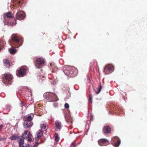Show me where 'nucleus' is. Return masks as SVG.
<instances>
[{
  "instance_id": "1",
  "label": "nucleus",
  "mask_w": 147,
  "mask_h": 147,
  "mask_svg": "<svg viewBox=\"0 0 147 147\" xmlns=\"http://www.w3.org/2000/svg\"><path fill=\"white\" fill-rule=\"evenodd\" d=\"M63 71L66 75L69 77L75 76L78 72V70L75 67L68 65L64 66Z\"/></svg>"
},
{
  "instance_id": "2",
  "label": "nucleus",
  "mask_w": 147,
  "mask_h": 147,
  "mask_svg": "<svg viewBox=\"0 0 147 147\" xmlns=\"http://www.w3.org/2000/svg\"><path fill=\"white\" fill-rule=\"evenodd\" d=\"M11 41L10 43L12 47H15L18 48L23 44V42H21L19 38L16 34H12L11 37Z\"/></svg>"
},
{
  "instance_id": "3",
  "label": "nucleus",
  "mask_w": 147,
  "mask_h": 147,
  "mask_svg": "<svg viewBox=\"0 0 147 147\" xmlns=\"http://www.w3.org/2000/svg\"><path fill=\"white\" fill-rule=\"evenodd\" d=\"M44 97L49 102H56L59 100L56 95L52 92L45 93L44 94Z\"/></svg>"
},
{
  "instance_id": "4",
  "label": "nucleus",
  "mask_w": 147,
  "mask_h": 147,
  "mask_svg": "<svg viewBox=\"0 0 147 147\" xmlns=\"http://www.w3.org/2000/svg\"><path fill=\"white\" fill-rule=\"evenodd\" d=\"M13 16L11 15V12L9 11L7 13H4L3 15V17L4 18V22L5 24H7L8 26H13L15 25L16 24V20H15V22H13L12 23L9 22L7 20V18L10 19L12 18Z\"/></svg>"
},
{
  "instance_id": "5",
  "label": "nucleus",
  "mask_w": 147,
  "mask_h": 147,
  "mask_svg": "<svg viewBox=\"0 0 147 147\" xmlns=\"http://www.w3.org/2000/svg\"><path fill=\"white\" fill-rule=\"evenodd\" d=\"M5 79L3 80V83L6 85L11 84L12 82V76L7 73L4 75Z\"/></svg>"
},
{
  "instance_id": "6",
  "label": "nucleus",
  "mask_w": 147,
  "mask_h": 147,
  "mask_svg": "<svg viewBox=\"0 0 147 147\" xmlns=\"http://www.w3.org/2000/svg\"><path fill=\"white\" fill-rule=\"evenodd\" d=\"M21 136L25 139H27L28 141L31 142L34 140L32 135L28 131H24Z\"/></svg>"
},
{
  "instance_id": "7",
  "label": "nucleus",
  "mask_w": 147,
  "mask_h": 147,
  "mask_svg": "<svg viewBox=\"0 0 147 147\" xmlns=\"http://www.w3.org/2000/svg\"><path fill=\"white\" fill-rule=\"evenodd\" d=\"M25 13L23 11H19L16 14V18L19 20H22L24 19L25 17Z\"/></svg>"
},
{
  "instance_id": "8",
  "label": "nucleus",
  "mask_w": 147,
  "mask_h": 147,
  "mask_svg": "<svg viewBox=\"0 0 147 147\" xmlns=\"http://www.w3.org/2000/svg\"><path fill=\"white\" fill-rule=\"evenodd\" d=\"M26 73V68L23 67H22L18 70L17 75L19 77H22L25 75Z\"/></svg>"
},
{
  "instance_id": "9",
  "label": "nucleus",
  "mask_w": 147,
  "mask_h": 147,
  "mask_svg": "<svg viewBox=\"0 0 147 147\" xmlns=\"http://www.w3.org/2000/svg\"><path fill=\"white\" fill-rule=\"evenodd\" d=\"M113 66L111 65H106L104 68L103 71L106 74L105 71L107 70V72L111 73L113 71Z\"/></svg>"
},
{
  "instance_id": "10",
  "label": "nucleus",
  "mask_w": 147,
  "mask_h": 147,
  "mask_svg": "<svg viewBox=\"0 0 147 147\" xmlns=\"http://www.w3.org/2000/svg\"><path fill=\"white\" fill-rule=\"evenodd\" d=\"M99 144L100 146H107L109 144V141L106 139H102L98 141Z\"/></svg>"
},
{
  "instance_id": "11",
  "label": "nucleus",
  "mask_w": 147,
  "mask_h": 147,
  "mask_svg": "<svg viewBox=\"0 0 147 147\" xmlns=\"http://www.w3.org/2000/svg\"><path fill=\"white\" fill-rule=\"evenodd\" d=\"M111 142L112 143L113 142L115 143V146H118L120 144L121 140L117 137H115L112 138Z\"/></svg>"
},
{
  "instance_id": "12",
  "label": "nucleus",
  "mask_w": 147,
  "mask_h": 147,
  "mask_svg": "<svg viewBox=\"0 0 147 147\" xmlns=\"http://www.w3.org/2000/svg\"><path fill=\"white\" fill-rule=\"evenodd\" d=\"M33 125V123L30 121L25 120L23 123L24 127L25 129L30 128Z\"/></svg>"
},
{
  "instance_id": "13",
  "label": "nucleus",
  "mask_w": 147,
  "mask_h": 147,
  "mask_svg": "<svg viewBox=\"0 0 147 147\" xmlns=\"http://www.w3.org/2000/svg\"><path fill=\"white\" fill-rule=\"evenodd\" d=\"M55 124L56 128L60 130L62 128V124L59 121L57 120L55 121Z\"/></svg>"
},
{
  "instance_id": "14",
  "label": "nucleus",
  "mask_w": 147,
  "mask_h": 147,
  "mask_svg": "<svg viewBox=\"0 0 147 147\" xmlns=\"http://www.w3.org/2000/svg\"><path fill=\"white\" fill-rule=\"evenodd\" d=\"M3 63L4 66L6 68H9L10 66V63L7 59H5L3 60Z\"/></svg>"
},
{
  "instance_id": "15",
  "label": "nucleus",
  "mask_w": 147,
  "mask_h": 147,
  "mask_svg": "<svg viewBox=\"0 0 147 147\" xmlns=\"http://www.w3.org/2000/svg\"><path fill=\"white\" fill-rule=\"evenodd\" d=\"M36 62L38 64L42 65L44 63L45 60L43 58H39L36 60Z\"/></svg>"
},
{
  "instance_id": "16",
  "label": "nucleus",
  "mask_w": 147,
  "mask_h": 147,
  "mask_svg": "<svg viewBox=\"0 0 147 147\" xmlns=\"http://www.w3.org/2000/svg\"><path fill=\"white\" fill-rule=\"evenodd\" d=\"M42 133L40 131H39L36 133L37 137L35 138V140L37 141L42 135Z\"/></svg>"
},
{
  "instance_id": "17",
  "label": "nucleus",
  "mask_w": 147,
  "mask_h": 147,
  "mask_svg": "<svg viewBox=\"0 0 147 147\" xmlns=\"http://www.w3.org/2000/svg\"><path fill=\"white\" fill-rule=\"evenodd\" d=\"M103 130L105 133L107 134L111 131V129L109 126H106L103 128Z\"/></svg>"
},
{
  "instance_id": "18",
  "label": "nucleus",
  "mask_w": 147,
  "mask_h": 147,
  "mask_svg": "<svg viewBox=\"0 0 147 147\" xmlns=\"http://www.w3.org/2000/svg\"><path fill=\"white\" fill-rule=\"evenodd\" d=\"M24 139L22 136H19L18 140L19 142V145H21L24 144Z\"/></svg>"
},
{
  "instance_id": "19",
  "label": "nucleus",
  "mask_w": 147,
  "mask_h": 147,
  "mask_svg": "<svg viewBox=\"0 0 147 147\" xmlns=\"http://www.w3.org/2000/svg\"><path fill=\"white\" fill-rule=\"evenodd\" d=\"M34 116V114L33 113H31L28 115L27 117L26 118L25 120L31 121L33 118Z\"/></svg>"
},
{
  "instance_id": "20",
  "label": "nucleus",
  "mask_w": 147,
  "mask_h": 147,
  "mask_svg": "<svg viewBox=\"0 0 147 147\" xmlns=\"http://www.w3.org/2000/svg\"><path fill=\"white\" fill-rule=\"evenodd\" d=\"M19 136L16 134H14L11 136L9 139L12 140H14L18 139Z\"/></svg>"
},
{
  "instance_id": "21",
  "label": "nucleus",
  "mask_w": 147,
  "mask_h": 147,
  "mask_svg": "<svg viewBox=\"0 0 147 147\" xmlns=\"http://www.w3.org/2000/svg\"><path fill=\"white\" fill-rule=\"evenodd\" d=\"M46 125L45 124H42L40 125L41 129L43 131H46Z\"/></svg>"
},
{
  "instance_id": "22",
  "label": "nucleus",
  "mask_w": 147,
  "mask_h": 147,
  "mask_svg": "<svg viewBox=\"0 0 147 147\" xmlns=\"http://www.w3.org/2000/svg\"><path fill=\"white\" fill-rule=\"evenodd\" d=\"M101 88L102 86L100 83L99 84V88L98 89V91L96 92V93L97 94H98L100 93L101 90Z\"/></svg>"
},
{
  "instance_id": "23",
  "label": "nucleus",
  "mask_w": 147,
  "mask_h": 147,
  "mask_svg": "<svg viewBox=\"0 0 147 147\" xmlns=\"http://www.w3.org/2000/svg\"><path fill=\"white\" fill-rule=\"evenodd\" d=\"M16 50L14 48H13L11 49L10 52L12 54H14L16 52Z\"/></svg>"
},
{
  "instance_id": "24",
  "label": "nucleus",
  "mask_w": 147,
  "mask_h": 147,
  "mask_svg": "<svg viewBox=\"0 0 147 147\" xmlns=\"http://www.w3.org/2000/svg\"><path fill=\"white\" fill-rule=\"evenodd\" d=\"M55 140L56 141H58L59 140V138L58 137V134L56 133L55 134Z\"/></svg>"
},
{
  "instance_id": "25",
  "label": "nucleus",
  "mask_w": 147,
  "mask_h": 147,
  "mask_svg": "<svg viewBox=\"0 0 147 147\" xmlns=\"http://www.w3.org/2000/svg\"><path fill=\"white\" fill-rule=\"evenodd\" d=\"M5 109L7 111H9L10 110V106L9 105H8L6 106Z\"/></svg>"
},
{
  "instance_id": "26",
  "label": "nucleus",
  "mask_w": 147,
  "mask_h": 147,
  "mask_svg": "<svg viewBox=\"0 0 147 147\" xmlns=\"http://www.w3.org/2000/svg\"><path fill=\"white\" fill-rule=\"evenodd\" d=\"M92 95L91 94H90L89 95V100L91 103H92Z\"/></svg>"
},
{
  "instance_id": "27",
  "label": "nucleus",
  "mask_w": 147,
  "mask_h": 147,
  "mask_svg": "<svg viewBox=\"0 0 147 147\" xmlns=\"http://www.w3.org/2000/svg\"><path fill=\"white\" fill-rule=\"evenodd\" d=\"M64 106L65 108L67 109H68L69 107V104L67 103H66L65 104Z\"/></svg>"
},
{
  "instance_id": "28",
  "label": "nucleus",
  "mask_w": 147,
  "mask_h": 147,
  "mask_svg": "<svg viewBox=\"0 0 147 147\" xmlns=\"http://www.w3.org/2000/svg\"><path fill=\"white\" fill-rule=\"evenodd\" d=\"M76 145V143H75L74 142H72L71 143L70 146H73V147H75Z\"/></svg>"
},
{
  "instance_id": "29",
  "label": "nucleus",
  "mask_w": 147,
  "mask_h": 147,
  "mask_svg": "<svg viewBox=\"0 0 147 147\" xmlns=\"http://www.w3.org/2000/svg\"><path fill=\"white\" fill-rule=\"evenodd\" d=\"M45 78V77L44 76H39V79H41L42 80H44V79H43V78Z\"/></svg>"
},
{
  "instance_id": "30",
  "label": "nucleus",
  "mask_w": 147,
  "mask_h": 147,
  "mask_svg": "<svg viewBox=\"0 0 147 147\" xmlns=\"http://www.w3.org/2000/svg\"><path fill=\"white\" fill-rule=\"evenodd\" d=\"M52 84H54L56 83V82L55 80H53L50 82Z\"/></svg>"
},
{
  "instance_id": "31",
  "label": "nucleus",
  "mask_w": 147,
  "mask_h": 147,
  "mask_svg": "<svg viewBox=\"0 0 147 147\" xmlns=\"http://www.w3.org/2000/svg\"><path fill=\"white\" fill-rule=\"evenodd\" d=\"M54 106L55 107H57V103L56 102H55L53 104Z\"/></svg>"
},
{
  "instance_id": "32",
  "label": "nucleus",
  "mask_w": 147,
  "mask_h": 147,
  "mask_svg": "<svg viewBox=\"0 0 147 147\" xmlns=\"http://www.w3.org/2000/svg\"><path fill=\"white\" fill-rule=\"evenodd\" d=\"M38 143L37 142H36V144L34 145V146H33L34 147H37V146H38Z\"/></svg>"
},
{
  "instance_id": "33",
  "label": "nucleus",
  "mask_w": 147,
  "mask_h": 147,
  "mask_svg": "<svg viewBox=\"0 0 147 147\" xmlns=\"http://www.w3.org/2000/svg\"><path fill=\"white\" fill-rule=\"evenodd\" d=\"M25 147H32L30 145L28 144H27L24 146Z\"/></svg>"
},
{
  "instance_id": "34",
  "label": "nucleus",
  "mask_w": 147,
  "mask_h": 147,
  "mask_svg": "<svg viewBox=\"0 0 147 147\" xmlns=\"http://www.w3.org/2000/svg\"><path fill=\"white\" fill-rule=\"evenodd\" d=\"M20 106H22L25 105L24 104V103L23 102H21V103L20 104Z\"/></svg>"
},
{
  "instance_id": "35",
  "label": "nucleus",
  "mask_w": 147,
  "mask_h": 147,
  "mask_svg": "<svg viewBox=\"0 0 147 147\" xmlns=\"http://www.w3.org/2000/svg\"><path fill=\"white\" fill-rule=\"evenodd\" d=\"M36 67L37 68H40V66H39V65H36Z\"/></svg>"
},
{
  "instance_id": "36",
  "label": "nucleus",
  "mask_w": 147,
  "mask_h": 147,
  "mask_svg": "<svg viewBox=\"0 0 147 147\" xmlns=\"http://www.w3.org/2000/svg\"><path fill=\"white\" fill-rule=\"evenodd\" d=\"M3 125H0V130H1L2 128Z\"/></svg>"
},
{
  "instance_id": "37",
  "label": "nucleus",
  "mask_w": 147,
  "mask_h": 147,
  "mask_svg": "<svg viewBox=\"0 0 147 147\" xmlns=\"http://www.w3.org/2000/svg\"><path fill=\"white\" fill-rule=\"evenodd\" d=\"M19 147H25L24 146H22V145H19Z\"/></svg>"
},
{
  "instance_id": "38",
  "label": "nucleus",
  "mask_w": 147,
  "mask_h": 147,
  "mask_svg": "<svg viewBox=\"0 0 147 147\" xmlns=\"http://www.w3.org/2000/svg\"><path fill=\"white\" fill-rule=\"evenodd\" d=\"M18 4H19L21 2L20 1H18L17 2Z\"/></svg>"
},
{
  "instance_id": "39",
  "label": "nucleus",
  "mask_w": 147,
  "mask_h": 147,
  "mask_svg": "<svg viewBox=\"0 0 147 147\" xmlns=\"http://www.w3.org/2000/svg\"><path fill=\"white\" fill-rule=\"evenodd\" d=\"M65 119H66V117L65 116Z\"/></svg>"
}]
</instances>
